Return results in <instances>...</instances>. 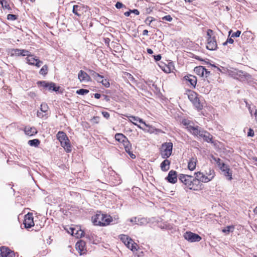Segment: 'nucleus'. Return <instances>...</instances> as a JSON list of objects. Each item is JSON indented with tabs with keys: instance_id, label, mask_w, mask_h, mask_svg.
<instances>
[{
	"instance_id": "f257e3e1",
	"label": "nucleus",
	"mask_w": 257,
	"mask_h": 257,
	"mask_svg": "<svg viewBox=\"0 0 257 257\" xmlns=\"http://www.w3.org/2000/svg\"><path fill=\"white\" fill-rule=\"evenodd\" d=\"M178 179L186 188L194 191H199L198 182L192 176L181 174L178 176Z\"/></svg>"
},
{
	"instance_id": "f03ea898",
	"label": "nucleus",
	"mask_w": 257,
	"mask_h": 257,
	"mask_svg": "<svg viewBox=\"0 0 257 257\" xmlns=\"http://www.w3.org/2000/svg\"><path fill=\"white\" fill-rule=\"evenodd\" d=\"M92 220L95 225L105 226L109 224L112 221V218L110 215L99 212L92 217Z\"/></svg>"
},
{
	"instance_id": "7ed1b4c3",
	"label": "nucleus",
	"mask_w": 257,
	"mask_h": 257,
	"mask_svg": "<svg viewBox=\"0 0 257 257\" xmlns=\"http://www.w3.org/2000/svg\"><path fill=\"white\" fill-rule=\"evenodd\" d=\"M57 138L64 150L67 153L71 152L72 151L71 146L66 134L63 132L59 131L57 134Z\"/></svg>"
},
{
	"instance_id": "20e7f679",
	"label": "nucleus",
	"mask_w": 257,
	"mask_h": 257,
	"mask_svg": "<svg viewBox=\"0 0 257 257\" xmlns=\"http://www.w3.org/2000/svg\"><path fill=\"white\" fill-rule=\"evenodd\" d=\"M207 44L206 48L209 50H215L217 48V44L215 36H213V32L211 29L207 31Z\"/></svg>"
},
{
	"instance_id": "39448f33",
	"label": "nucleus",
	"mask_w": 257,
	"mask_h": 257,
	"mask_svg": "<svg viewBox=\"0 0 257 257\" xmlns=\"http://www.w3.org/2000/svg\"><path fill=\"white\" fill-rule=\"evenodd\" d=\"M173 150V144L171 142L163 143L160 148V155L162 158L167 159L172 154Z\"/></svg>"
},
{
	"instance_id": "423d86ee",
	"label": "nucleus",
	"mask_w": 257,
	"mask_h": 257,
	"mask_svg": "<svg viewBox=\"0 0 257 257\" xmlns=\"http://www.w3.org/2000/svg\"><path fill=\"white\" fill-rule=\"evenodd\" d=\"M120 240L124 244L133 251L137 250L138 244L135 243L132 239L130 238L127 235L121 234L120 235Z\"/></svg>"
},
{
	"instance_id": "0eeeda50",
	"label": "nucleus",
	"mask_w": 257,
	"mask_h": 257,
	"mask_svg": "<svg viewBox=\"0 0 257 257\" xmlns=\"http://www.w3.org/2000/svg\"><path fill=\"white\" fill-rule=\"evenodd\" d=\"M188 97L190 101L192 102L197 109L200 110L202 108L203 106L201 104L200 100L197 96V94L196 92L193 91H189Z\"/></svg>"
},
{
	"instance_id": "6e6552de",
	"label": "nucleus",
	"mask_w": 257,
	"mask_h": 257,
	"mask_svg": "<svg viewBox=\"0 0 257 257\" xmlns=\"http://www.w3.org/2000/svg\"><path fill=\"white\" fill-rule=\"evenodd\" d=\"M195 175L194 179L198 182L199 190H201L203 188V184L201 182L206 183L210 181L211 177L208 178L207 176H205L200 172L195 173Z\"/></svg>"
},
{
	"instance_id": "1a4fd4ad",
	"label": "nucleus",
	"mask_w": 257,
	"mask_h": 257,
	"mask_svg": "<svg viewBox=\"0 0 257 257\" xmlns=\"http://www.w3.org/2000/svg\"><path fill=\"white\" fill-rule=\"evenodd\" d=\"M183 236L186 240L190 242H199L201 240L200 236L191 231H186Z\"/></svg>"
},
{
	"instance_id": "9d476101",
	"label": "nucleus",
	"mask_w": 257,
	"mask_h": 257,
	"mask_svg": "<svg viewBox=\"0 0 257 257\" xmlns=\"http://www.w3.org/2000/svg\"><path fill=\"white\" fill-rule=\"evenodd\" d=\"M219 169L223 173V175L226 178V179L229 181L232 179V172L228 166L225 164H222Z\"/></svg>"
},
{
	"instance_id": "9b49d317",
	"label": "nucleus",
	"mask_w": 257,
	"mask_h": 257,
	"mask_svg": "<svg viewBox=\"0 0 257 257\" xmlns=\"http://www.w3.org/2000/svg\"><path fill=\"white\" fill-rule=\"evenodd\" d=\"M40 84L41 86L47 88L49 90H53L54 91H58L60 88V87L56 86L55 84L53 82H48L45 81H40L38 83Z\"/></svg>"
},
{
	"instance_id": "f8f14e48",
	"label": "nucleus",
	"mask_w": 257,
	"mask_h": 257,
	"mask_svg": "<svg viewBox=\"0 0 257 257\" xmlns=\"http://www.w3.org/2000/svg\"><path fill=\"white\" fill-rule=\"evenodd\" d=\"M230 75H231L233 77L237 79L247 78L249 76V75L247 74L246 73L236 69L231 71L230 73Z\"/></svg>"
},
{
	"instance_id": "ddd939ff",
	"label": "nucleus",
	"mask_w": 257,
	"mask_h": 257,
	"mask_svg": "<svg viewBox=\"0 0 257 257\" xmlns=\"http://www.w3.org/2000/svg\"><path fill=\"white\" fill-rule=\"evenodd\" d=\"M23 224L27 228H31L34 225L32 213H28L25 215Z\"/></svg>"
},
{
	"instance_id": "4468645a",
	"label": "nucleus",
	"mask_w": 257,
	"mask_h": 257,
	"mask_svg": "<svg viewBox=\"0 0 257 257\" xmlns=\"http://www.w3.org/2000/svg\"><path fill=\"white\" fill-rule=\"evenodd\" d=\"M27 62L31 65H35L37 67H40L42 64L43 62L36 59V57L33 55H30L29 57L26 58Z\"/></svg>"
},
{
	"instance_id": "2eb2a0df",
	"label": "nucleus",
	"mask_w": 257,
	"mask_h": 257,
	"mask_svg": "<svg viewBox=\"0 0 257 257\" xmlns=\"http://www.w3.org/2000/svg\"><path fill=\"white\" fill-rule=\"evenodd\" d=\"M1 257H15V253L9 248L2 246L0 248Z\"/></svg>"
},
{
	"instance_id": "dca6fc26",
	"label": "nucleus",
	"mask_w": 257,
	"mask_h": 257,
	"mask_svg": "<svg viewBox=\"0 0 257 257\" xmlns=\"http://www.w3.org/2000/svg\"><path fill=\"white\" fill-rule=\"evenodd\" d=\"M78 78L79 81L81 82H87L91 81L90 76L85 72L83 70H80L78 74Z\"/></svg>"
},
{
	"instance_id": "f3484780",
	"label": "nucleus",
	"mask_w": 257,
	"mask_h": 257,
	"mask_svg": "<svg viewBox=\"0 0 257 257\" xmlns=\"http://www.w3.org/2000/svg\"><path fill=\"white\" fill-rule=\"evenodd\" d=\"M85 245V242L82 240H79L76 243V248L78 250L80 255L85 253L86 250Z\"/></svg>"
},
{
	"instance_id": "a211bd4d",
	"label": "nucleus",
	"mask_w": 257,
	"mask_h": 257,
	"mask_svg": "<svg viewBox=\"0 0 257 257\" xmlns=\"http://www.w3.org/2000/svg\"><path fill=\"white\" fill-rule=\"evenodd\" d=\"M128 119L131 122H133L135 125H137V126L141 129H143V128L140 125L137 124L136 123L133 122V121H139V122L144 124L147 127H150V126L149 124H146V122L144 121L142 118H140L138 116H135L133 115L129 116Z\"/></svg>"
},
{
	"instance_id": "6ab92c4d",
	"label": "nucleus",
	"mask_w": 257,
	"mask_h": 257,
	"mask_svg": "<svg viewBox=\"0 0 257 257\" xmlns=\"http://www.w3.org/2000/svg\"><path fill=\"white\" fill-rule=\"evenodd\" d=\"M187 128L188 131H189L191 134H192L194 136L199 135V136H200L201 132H202L203 131L198 126L195 127L192 125H189L187 127Z\"/></svg>"
},
{
	"instance_id": "aec40b11",
	"label": "nucleus",
	"mask_w": 257,
	"mask_h": 257,
	"mask_svg": "<svg viewBox=\"0 0 257 257\" xmlns=\"http://www.w3.org/2000/svg\"><path fill=\"white\" fill-rule=\"evenodd\" d=\"M166 179L170 183H176L177 180V176L176 172L173 170L170 171L168 174V176L166 177Z\"/></svg>"
},
{
	"instance_id": "412c9836",
	"label": "nucleus",
	"mask_w": 257,
	"mask_h": 257,
	"mask_svg": "<svg viewBox=\"0 0 257 257\" xmlns=\"http://www.w3.org/2000/svg\"><path fill=\"white\" fill-rule=\"evenodd\" d=\"M203 138L204 140L208 143H212V136L207 132L203 131L201 132L200 136Z\"/></svg>"
},
{
	"instance_id": "4be33fe9",
	"label": "nucleus",
	"mask_w": 257,
	"mask_h": 257,
	"mask_svg": "<svg viewBox=\"0 0 257 257\" xmlns=\"http://www.w3.org/2000/svg\"><path fill=\"white\" fill-rule=\"evenodd\" d=\"M90 74L93 77V78L99 83H101L103 80V76L100 75L93 70H89Z\"/></svg>"
},
{
	"instance_id": "5701e85b",
	"label": "nucleus",
	"mask_w": 257,
	"mask_h": 257,
	"mask_svg": "<svg viewBox=\"0 0 257 257\" xmlns=\"http://www.w3.org/2000/svg\"><path fill=\"white\" fill-rule=\"evenodd\" d=\"M197 160L196 158H191L188 163V168L190 171L194 170L196 166Z\"/></svg>"
},
{
	"instance_id": "b1692460",
	"label": "nucleus",
	"mask_w": 257,
	"mask_h": 257,
	"mask_svg": "<svg viewBox=\"0 0 257 257\" xmlns=\"http://www.w3.org/2000/svg\"><path fill=\"white\" fill-rule=\"evenodd\" d=\"M185 79L189 82L190 84L195 87L197 83V78L195 76L193 75H188L184 77Z\"/></svg>"
},
{
	"instance_id": "393cba45",
	"label": "nucleus",
	"mask_w": 257,
	"mask_h": 257,
	"mask_svg": "<svg viewBox=\"0 0 257 257\" xmlns=\"http://www.w3.org/2000/svg\"><path fill=\"white\" fill-rule=\"evenodd\" d=\"M174 69V65L173 62H168L167 65L162 67V70L167 73H171Z\"/></svg>"
},
{
	"instance_id": "a878e982",
	"label": "nucleus",
	"mask_w": 257,
	"mask_h": 257,
	"mask_svg": "<svg viewBox=\"0 0 257 257\" xmlns=\"http://www.w3.org/2000/svg\"><path fill=\"white\" fill-rule=\"evenodd\" d=\"M206 69L202 66L196 67L194 69L195 73L200 77L204 76V72Z\"/></svg>"
},
{
	"instance_id": "bb28decb",
	"label": "nucleus",
	"mask_w": 257,
	"mask_h": 257,
	"mask_svg": "<svg viewBox=\"0 0 257 257\" xmlns=\"http://www.w3.org/2000/svg\"><path fill=\"white\" fill-rule=\"evenodd\" d=\"M170 161L167 159H165V160L163 161L160 165V167L161 170L163 171H168L170 168Z\"/></svg>"
},
{
	"instance_id": "cd10ccee",
	"label": "nucleus",
	"mask_w": 257,
	"mask_h": 257,
	"mask_svg": "<svg viewBox=\"0 0 257 257\" xmlns=\"http://www.w3.org/2000/svg\"><path fill=\"white\" fill-rule=\"evenodd\" d=\"M25 132L26 135L32 136L37 134V131L36 128L34 127L26 126L25 128Z\"/></svg>"
},
{
	"instance_id": "c85d7f7f",
	"label": "nucleus",
	"mask_w": 257,
	"mask_h": 257,
	"mask_svg": "<svg viewBox=\"0 0 257 257\" xmlns=\"http://www.w3.org/2000/svg\"><path fill=\"white\" fill-rule=\"evenodd\" d=\"M138 223L137 224L139 225H145L147 224L150 221V218L145 217H138Z\"/></svg>"
},
{
	"instance_id": "c756f323",
	"label": "nucleus",
	"mask_w": 257,
	"mask_h": 257,
	"mask_svg": "<svg viewBox=\"0 0 257 257\" xmlns=\"http://www.w3.org/2000/svg\"><path fill=\"white\" fill-rule=\"evenodd\" d=\"M83 8L78 5H74L73 7V13L76 16L78 17H80L81 14L79 13L80 11L82 10Z\"/></svg>"
},
{
	"instance_id": "7c9ffc66",
	"label": "nucleus",
	"mask_w": 257,
	"mask_h": 257,
	"mask_svg": "<svg viewBox=\"0 0 257 257\" xmlns=\"http://www.w3.org/2000/svg\"><path fill=\"white\" fill-rule=\"evenodd\" d=\"M73 236L76 237L77 238L82 237L83 236H84V231L80 228H76V230H75V233H74Z\"/></svg>"
},
{
	"instance_id": "2f4dec72",
	"label": "nucleus",
	"mask_w": 257,
	"mask_h": 257,
	"mask_svg": "<svg viewBox=\"0 0 257 257\" xmlns=\"http://www.w3.org/2000/svg\"><path fill=\"white\" fill-rule=\"evenodd\" d=\"M125 140H126L125 142L122 145L125 151H129V150H131L132 149V145L127 138L125 139Z\"/></svg>"
},
{
	"instance_id": "473e14b6",
	"label": "nucleus",
	"mask_w": 257,
	"mask_h": 257,
	"mask_svg": "<svg viewBox=\"0 0 257 257\" xmlns=\"http://www.w3.org/2000/svg\"><path fill=\"white\" fill-rule=\"evenodd\" d=\"M11 56H21V49H13L11 51Z\"/></svg>"
},
{
	"instance_id": "72a5a7b5",
	"label": "nucleus",
	"mask_w": 257,
	"mask_h": 257,
	"mask_svg": "<svg viewBox=\"0 0 257 257\" xmlns=\"http://www.w3.org/2000/svg\"><path fill=\"white\" fill-rule=\"evenodd\" d=\"M234 229V227L233 225L227 226L222 229V232L228 234L230 232H233Z\"/></svg>"
},
{
	"instance_id": "f704fd0d",
	"label": "nucleus",
	"mask_w": 257,
	"mask_h": 257,
	"mask_svg": "<svg viewBox=\"0 0 257 257\" xmlns=\"http://www.w3.org/2000/svg\"><path fill=\"white\" fill-rule=\"evenodd\" d=\"M49 107L47 103H42L40 106V111L44 112V113H47Z\"/></svg>"
},
{
	"instance_id": "c9c22d12",
	"label": "nucleus",
	"mask_w": 257,
	"mask_h": 257,
	"mask_svg": "<svg viewBox=\"0 0 257 257\" xmlns=\"http://www.w3.org/2000/svg\"><path fill=\"white\" fill-rule=\"evenodd\" d=\"M40 144V141L38 139H34L30 140L28 142V144L31 146L37 147Z\"/></svg>"
},
{
	"instance_id": "e433bc0d",
	"label": "nucleus",
	"mask_w": 257,
	"mask_h": 257,
	"mask_svg": "<svg viewBox=\"0 0 257 257\" xmlns=\"http://www.w3.org/2000/svg\"><path fill=\"white\" fill-rule=\"evenodd\" d=\"M125 138H126V137L122 134H116L115 135V139L119 142L123 141V139H125Z\"/></svg>"
},
{
	"instance_id": "4c0bfd02",
	"label": "nucleus",
	"mask_w": 257,
	"mask_h": 257,
	"mask_svg": "<svg viewBox=\"0 0 257 257\" xmlns=\"http://www.w3.org/2000/svg\"><path fill=\"white\" fill-rule=\"evenodd\" d=\"M0 3L4 9L10 10V7L7 1L6 0H0Z\"/></svg>"
},
{
	"instance_id": "58836bf2",
	"label": "nucleus",
	"mask_w": 257,
	"mask_h": 257,
	"mask_svg": "<svg viewBox=\"0 0 257 257\" xmlns=\"http://www.w3.org/2000/svg\"><path fill=\"white\" fill-rule=\"evenodd\" d=\"M211 158L212 161L216 162L219 168L220 167H221L222 164H224V163L221 162V160L219 158H216L215 157L212 156Z\"/></svg>"
},
{
	"instance_id": "ea45409f",
	"label": "nucleus",
	"mask_w": 257,
	"mask_h": 257,
	"mask_svg": "<svg viewBox=\"0 0 257 257\" xmlns=\"http://www.w3.org/2000/svg\"><path fill=\"white\" fill-rule=\"evenodd\" d=\"M206 174L207 175V177L208 178H209L210 177H211L210 181L214 178V177L215 176V173H214V170H211V169H209L208 171V172H207Z\"/></svg>"
},
{
	"instance_id": "a19ab883",
	"label": "nucleus",
	"mask_w": 257,
	"mask_h": 257,
	"mask_svg": "<svg viewBox=\"0 0 257 257\" xmlns=\"http://www.w3.org/2000/svg\"><path fill=\"white\" fill-rule=\"evenodd\" d=\"M155 21V19L152 17H148L147 18V19L145 20V22L146 24H147L148 26H151V23Z\"/></svg>"
},
{
	"instance_id": "79ce46f5",
	"label": "nucleus",
	"mask_w": 257,
	"mask_h": 257,
	"mask_svg": "<svg viewBox=\"0 0 257 257\" xmlns=\"http://www.w3.org/2000/svg\"><path fill=\"white\" fill-rule=\"evenodd\" d=\"M89 92V90L87 89H80L76 91V93L79 95H85Z\"/></svg>"
},
{
	"instance_id": "37998d69",
	"label": "nucleus",
	"mask_w": 257,
	"mask_h": 257,
	"mask_svg": "<svg viewBox=\"0 0 257 257\" xmlns=\"http://www.w3.org/2000/svg\"><path fill=\"white\" fill-rule=\"evenodd\" d=\"M48 67L46 65H44L42 67L40 71V73L42 75H45L47 73Z\"/></svg>"
},
{
	"instance_id": "c03bdc74",
	"label": "nucleus",
	"mask_w": 257,
	"mask_h": 257,
	"mask_svg": "<svg viewBox=\"0 0 257 257\" xmlns=\"http://www.w3.org/2000/svg\"><path fill=\"white\" fill-rule=\"evenodd\" d=\"M101 83L105 87L107 88L109 87L110 86V83L108 81V80L106 79H103V80H102V82Z\"/></svg>"
},
{
	"instance_id": "a18cd8bd",
	"label": "nucleus",
	"mask_w": 257,
	"mask_h": 257,
	"mask_svg": "<svg viewBox=\"0 0 257 257\" xmlns=\"http://www.w3.org/2000/svg\"><path fill=\"white\" fill-rule=\"evenodd\" d=\"M17 19V17L15 15L8 14L7 15V19L10 21H15Z\"/></svg>"
},
{
	"instance_id": "49530a36",
	"label": "nucleus",
	"mask_w": 257,
	"mask_h": 257,
	"mask_svg": "<svg viewBox=\"0 0 257 257\" xmlns=\"http://www.w3.org/2000/svg\"><path fill=\"white\" fill-rule=\"evenodd\" d=\"M30 55V52L29 51L21 49V56H27V57H29Z\"/></svg>"
},
{
	"instance_id": "de8ad7c7",
	"label": "nucleus",
	"mask_w": 257,
	"mask_h": 257,
	"mask_svg": "<svg viewBox=\"0 0 257 257\" xmlns=\"http://www.w3.org/2000/svg\"><path fill=\"white\" fill-rule=\"evenodd\" d=\"M137 219H138V217H132V218L128 219V221L133 223L134 224H137V223H138Z\"/></svg>"
},
{
	"instance_id": "09e8293b",
	"label": "nucleus",
	"mask_w": 257,
	"mask_h": 257,
	"mask_svg": "<svg viewBox=\"0 0 257 257\" xmlns=\"http://www.w3.org/2000/svg\"><path fill=\"white\" fill-rule=\"evenodd\" d=\"M37 116L39 118H43L47 115V113H44L41 111H38L37 113Z\"/></svg>"
},
{
	"instance_id": "8fccbe9b",
	"label": "nucleus",
	"mask_w": 257,
	"mask_h": 257,
	"mask_svg": "<svg viewBox=\"0 0 257 257\" xmlns=\"http://www.w3.org/2000/svg\"><path fill=\"white\" fill-rule=\"evenodd\" d=\"M162 19L168 22H171L172 21V18L170 15L165 16L162 18Z\"/></svg>"
},
{
	"instance_id": "3c124183",
	"label": "nucleus",
	"mask_w": 257,
	"mask_h": 257,
	"mask_svg": "<svg viewBox=\"0 0 257 257\" xmlns=\"http://www.w3.org/2000/svg\"><path fill=\"white\" fill-rule=\"evenodd\" d=\"M232 37L230 38H228L227 40L223 43V45L225 46L227 45L228 43L229 44H232L234 42L233 40L231 38Z\"/></svg>"
},
{
	"instance_id": "603ef678",
	"label": "nucleus",
	"mask_w": 257,
	"mask_h": 257,
	"mask_svg": "<svg viewBox=\"0 0 257 257\" xmlns=\"http://www.w3.org/2000/svg\"><path fill=\"white\" fill-rule=\"evenodd\" d=\"M241 34V31L237 30L236 32L231 34V37H239Z\"/></svg>"
},
{
	"instance_id": "864d4df0",
	"label": "nucleus",
	"mask_w": 257,
	"mask_h": 257,
	"mask_svg": "<svg viewBox=\"0 0 257 257\" xmlns=\"http://www.w3.org/2000/svg\"><path fill=\"white\" fill-rule=\"evenodd\" d=\"M124 7V5L120 2H117L115 4V7L117 9H120L121 8H123Z\"/></svg>"
},
{
	"instance_id": "5fc2aeb1",
	"label": "nucleus",
	"mask_w": 257,
	"mask_h": 257,
	"mask_svg": "<svg viewBox=\"0 0 257 257\" xmlns=\"http://www.w3.org/2000/svg\"><path fill=\"white\" fill-rule=\"evenodd\" d=\"M75 230H76V228H72L71 227L69 229V230L68 231V233L71 234L73 236L74 233H75Z\"/></svg>"
},
{
	"instance_id": "6e6d98bb",
	"label": "nucleus",
	"mask_w": 257,
	"mask_h": 257,
	"mask_svg": "<svg viewBox=\"0 0 257 257\" xmlns=\"http://www.w3.org/2000/svg\"><path fill=\"white\" fill-rule=\"evenodd\" d=\"M102 114L105 118H106L107 119H108L110 116L109 113L106 111L102 112Z\"/></svg>"
},
{
	"instance_id": "4d7b16f0",
	"label": "nucleus",
	"mask_w": 257,
	"mask_h": 257,
	"mask_svg": "<svg viewBox=\"0 0 257 257\" xmlns=\"http://www.w3.org/2000/svg\"><path fill=\"white\" fill-rule=\"evenodd\" d=\"M247 136L249 137H253L254 136V131L252 129L249 128L247 133Z\"/></svg>"
},
{
	"instance_id": "13d9d810",
	"label": "nucleus",
	"mask_w": 257,
	"mask_h": 257,
	"mask_svg": "<svg viewBox=\"0 0 257 257\" xmlns=\"http://www.w3.org/2000/svg\"><path fill=\"white\" fill-rule=\"evenodd\" d=\"M154 59L156 61H158L161 60L162 57H161V55L159 54V55H154Z\"/></svg>"
},
{
	"instance_id": "bf43d9fd",
	"label": "nucleus",
	"mask_w": 257,
	"mask_h": 257,
	"mask_svg": "<svg viewBox=\"0 0 257 257\" xmlns=\"http://www.w3.org/2000/svg\"><path fill=\"white\" fill-rule=\"evenodd\" d=\"M128 154L130 156V157L132 158V159H135L136 158V155H134L131 151V150H129V151H126Z\"/></svg>"
},
{
	"instance_id": "052dcab7",
	"label": "nucleus",
	"mask_w": 257,
	"mask_h": 257,
	"mask_svg": "<svg viewBox=\"0 0 257 257\" xmlns=\"http://www.w3.org/2000/svg\"><path fill=\"white\" fill-rule=\"evenodd\" d=\"M131 13H134L136 15H139L140 14L139 11L137 9H134L133 10H131Z\"/></svg>"
},
{
	"instance_id": "680f3d73",
	"label": "nucleus",
	"mask_w": 257,
	"mask_h": 257,
	"mask_svg": "<svg viewBox=\"0 0 257 257\" xmlns=\"http://www.w3.org/2000/svg\"><path fill=\"white\" fill-rule=\"evenodd\" d=\"M171 227H170V225H165L163 227H161V228L166 229H171Z\"/></svg>"
},
{
	"instance_id": "e2e57ef3",
	"label": "nucleus",
	"mask_w": 257,
	"mask_h": 257,
	"mask_svg": "<svg viewBox=\"0 0 257 257\" xmlns=\"http://www.w3.org/2000/svg\"><path fill=\"white\" fill-rule=\"evenodd\" d=\"M101 95L99 93H95L94 94V97L96 99H99L100 98Z\"/></svg>"
},
{
	"instance_id": "0e129e2a",
	"label": "nucleus",
	"mask_w": 257,
	"mask_h": 257,
	"mask_svg": "<svg viewBox=\"0 0 257 257\" xmlns=\"http://www.w3.org/2000/svg\"><path fill=\"white\" fill-rule=\"evenodd\" d=\"M131 13V10H130V11H128V12H126L124 13V15L126 16V17H128L130 16V14Z\"/></svg>"
},
{
	"instance_id": "69168bd1",
	"label": "nucleus",
	"mask_w": 257,
	"mask_h": 257,
	"mask_svg": "<svg viewBox=\"0 0 257 257\" xmlns=\"http://www.w3.org/2000/svg\"><path fill=\"white\" fill-rule=\"evenodd\" d=\"M147 51L148 53L150 54H152L153 53V50L150 48H148L147 50Z\"/></svg>"
},
{
	"instance_id": "338daca9",
	"label": "nucleus",
	"mask_w": 257,
	"mask_h": 257,
	"mask_svg": "<svg viewBox=\"0 0 257 257\" xmlns=\"http://www.w3.org/2000/svg\"><path fill=\"white\" fill-rule=\"evenodd\" d=\"M148 31L147 30H144L143 32V35L144 36L148 35Z\"/></svg>"
},
{
	"instance_id": "774afa93",
	"label": "nucleus",
	"mask_w": 257,
	"mask_h": 257,
	"mask_svg": "<svg viewBox=\"0 0 257 257\" xmlns=\"http://www.w3.org/2000/svg\"><path fill=\"white\" fill-rule=\"evenodd\" d=\"M210 73V72L209 71H208L206 69V71H205V72H204V76L205 77H207L208 75V74Z\"/></svg>"
}]
</instances>
